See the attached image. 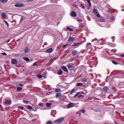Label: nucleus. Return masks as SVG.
<instances>
[{"instance_id": "obj_1", "label": "nucleus", "mask_w": 124, "mask_h": 124, "mask_svg": "<svg viewBox=\"0 0 124 124\" xmlns=\"http://www.w3.org/2000/svg\"><path fill=\"white\" fill-rule=\"evenodd\" d=\"M76 105H77V104H75L74 103H71L68 104L67 106V108L69 109L70 108H72V107H75Z\"/></svg>"}, {"instance_id": "obj_2", "label": "nucleus", "mask_w": 124, "mask_h": 124, "mask_svg": "<svg viewBox=\"0 0 124 124\" xmlns=\"http://www.w3.org/2000/svg\"><path fill=\"white\" fill-rule=\"evenodd\" d=\"M93 12L94 14H95V15L96 16V17H98V18H100V14H99L98 13V11H97V10H96L95 9H93Z\"/></svg>"}, {"instance_id": "obj_3", "label": "nucleus", "mask_w": 124, "mask_h": 124, "mask_svg": "<svg viewBox=\"0 0 124 124\" xmlns=\"http://www.w3.org/2000/svg\"><path fill=\"white\" fill-rule=\"evenodd\" d=\"M64 120V118L63 117H62L61 118H59L54 121V123L60 124V123H62V122H63V121Z\"/></svg>"}, {"instance_id": "obj_4", "label": "nucleus", "mask_w": 124, "mask_h": 124, "mask_svg": "<svg viewBox=\"0 0 124 124\" xmlns=\"http://www.w3.org/2000/svg\"><path fill=\"white\" fill-rule=\"evenodd\" d=\"M15 7H24L25 4L23 3H17L15 5Z\"/></svg>"}, {"instance_id": "obj_5", "label": "nucleus", "mask_w": 124, "mask_h": 124, "mask_svg": "<svg viewBox=\"0 0 124 124\" xmlns=\"http://www.w3.org/2000/svg\"><path fill=\"white\" fill-rule=\"evenodd\" d=\"M5 105H8L9 104H11V100H7L4 102Z\"/></svg>"}, {"instance_id": "obj_6", "label": "nucleus", "mask_w": 124, "mask_h": 124, "mask_svg": "<svg viewBox=\"0 0 124 124\" xmlns=\"http://www.w3.org/2000/svg\"><path fill=\"white\" fill-rule=\"evenodd\" d=\"M78 54V51L77 50H74L72 51V56H76Z\"/></svg>"}, {"instance_id": "obj_7", "label": "nucleus", "mask_w": 124, "mask_h": 124, "mask_svg": "<svg viewBox=\"0 0 124 124\" xmlns=\"http://www.w3.org/2000/svg\"><path fill=\"white\" fill-rule=\"evenodd\" d=\"M61 68L62 69V70L65 71V72H68V70H67V68H66V67H65V66L61 67Z\"/></svg>"}, {"instance_id": "obj_8", "label": "nucleus", "mask_w": 124, "mask_h": 124, "mask_svg": "<svg viewBox=\"0 0 124 124\" xmlns=\"http://www.w3.org/2000/svg\"><path fill=\"white\" fill-rule=\"evenodd\" d=\"M46 53H52L53 52V48L50 47L49 48H48L46 50Z\"/></svg>"}, {"instance_id": "obj_9", "label": "nucleus", "mask_w": 124, "mask_h": 124, "mask_svg": "<svg viewBox=\"0 0 124 124\" xmlns=\"http://www.w3.org/2000/svg\"><path fill=\"white\" fill-rule=\"evenodd\" d=\"M71 16L72 17H76V16H77V14L75 12H72L71 13Z\"/></svg>"}, {"instance_id": "obj_10", "label": "nucleus", "mask_w": 124, "mask_h": 124, "mask_svg": "<svg viewBox=\"0 0 124 124\" xmlns=\"http://www.w3.org/2000/svg\"><path fill=\"white\" fill-rule=\"evenodd\" d=\"M12 64H17V61L16 59H13L11 61Z\"/></svg>"}, {"instance_id": "obj_11", "label": "nucleus", "mask_w": 124, "mask_h": 124, "mask_svg": "<svg viewBox=\"0 0 124 124\" xmlns=\"http://www.w3.org/2000/svg\"><path fill=\"white\" fill-rule=\"evenodd\" d=\"M108 90H109V88L107 86H105L103 88L104 92H108Z\"/></svg>"}, {"instance_id": "obj_12", "label": "nucleus", "mask_w": 124, "mask_h": 124, "mask_svg": "<svg viewBox=\"0 0 124 124\" xmlns=\"http://www.w3.org/2000/svg\"><path fill=\"white\" fill-rule=\"evenodd\" d=\"M68 41H74V38H73V37H71V36H70Z\"/></svg>"}, {"instance_id": "obj_13", "label": "nucleus", "mask_w": 124, "mask_h": 124, "mask_svg": "<svg viewBox=\"0 0 124 124\" xmlns=\"http://www.w3.org/2000/svg\"><path fill=\"white\" fill-rule=\"evenodd\" d=\"M67 67L68 68V69H71L72 68V67H73V66L72 65V64H69L67 65Z\"/></svg>"}, {"instance_id": "obj_14", "label": "nucleus", "mask_w": 124, "mask_h": 124, "mask_svg": "<svg viewBox=\"0 0 124 124\" xmlns=\"http://www.w3.org/2000/svg\"><path fill=\"white\" fill-rule=\"evenodd\" d=\"M1 16L2 18V19H5V18H6V14H2L1 15Z\"/></svg>"}, {"instance_id": "obj_15", "label": "nucleus", "mask_w": 124, "mask_h": 124, "mask_svg": "<svg viewBox=\"0 0 124 124\" xmlns=\"http://www.w3.org/2000/svg\"><path fill=\"white\" fill-rule=\"evenodd\" d=\"M0 1L1 3H6L8 1V0H0Z\"/></svg>"}, {"instance_id": "obj_16", "label": "nucleus", "mask_w": 124, "mask_h": 124, "mask_svg": "<svg viewBox=\"0 0 124 124\" xmlns=\"http://www.w3.org/2000/svg\"><path fill=\"white\" fill-rule=\"evenodd\" d=\"M55 91L56 93H60V92H62V90L60 88H57L55 90Z\"/></svg>"}, {"instance_id": "obj_17", "label": "nucleus", "mask_w": 124, "mask_h": 124, "mask_svg": "<svg viewBox=\"0 0 124 124\" xmlns=\"http://www.w3.org/2000/svg\"><path fill=\"white\" fill-rule=\"evenodd\" d=\"M23 60L24 61H26V62H30V58L28 57H24Z\"/></svg>"}, {"instance_id": "obj_18", "label": "nucleus", "mask_w": 124, "mask_h": 124, "mask_svg": "<svg viewBox=\"0 0 124 124\" xmlns=\"http://www.w3.org/2000/svg\"><path fill=\"white\" fill-rule=\"evenodd\" d=\"M46 107H51L52 106V103H46Z\"/></svg>"}, {"instance_id": "obj_19", "label": "nucleus", "mask_w": 124, "mask_h": 124, "mask_svg": "<svg viewBox=\"0 0 124 124\" xmlns=\"http://www.w3.org/2000/svg\"><path fill=\"white\" fill-rule=\"evenodd\" d=\"M87 47H88V48H91V47H92V44L91 43H88L87 44Z\"/></svg>"}, {"instance_id": "obj_20", "label": "nucleus", "mask_w": 124, "mask_h": 124, "mask_svg": "<svg viewBox=\"0 0 124 124\" xmlns=\"http://www.w3.org/2000/svg\"><path fill=\"white\" fill-rule=\"evenodd\" d=\"M67 30H68V31H73V29L70 28V27H67Z\"/></svg>"}, {"instance_id": "obj_21", "label": "nucleus", "mask_w": 124, "mask_h": 124, "mask_svg": "<svg viewBox=\"0 0 124 124\" xmlns=\"http://www.w3.org/2000/svg\"><path fill=\"white\" fill-rule=\"evenodd\" d=\"M58 75H62V70L58 71Z\"/></svg>"}, {"instance_id": "obj_22", "label": "nucleus", "mask_w": 124, "mask_h": 124, "mask_svg": "<svg viewBox=\"0 0 124 124\" xmlns=\"http://www.w3.org/2000/svg\"><path fill=\"white\" fill-rule=\"evenodd\" d=\"M100 22H102V23H104L105 22V20H104V18L103 17H101L100 19Z\"/></svg>"}, {"instance_id": "obj_23", "label": "nucleus", "mask_w": 124, "mask_h": 124, "mask_svg": "<svg viewBox=\"0 0 124 124\" xmlns=\"http://www.w3.org/2000/svg\"><path fill=\"white\" fill-rule=\"evenodd\" d=\"M61 95H62V94L60 93H56V97L58 98V97H61Z\"/></svg>"}, {"instance_id": "obj_24", "label": "nucleus", "mask_w": 124, "mask_h": 124, "mask_svg": "<svg viewBox=\"0 0 124 124\" xmlns=\"http://www.w3.org/2000/svg\"><path fill=\"white\" fill-rule=\"evenodd\" d=\"M82 82H83L84 83H86V82H88V79L86 78H83L82 79Z\"/></svg>"}, {"instance_id": "obj_25", "label": "nucleus", "mask_w": 124, "mask_h": 124, "mask_svg": "<svg viewBox=\"0 0 124 124\" xmlns=\"http://www.w3.org/2000/svg\"><path fill=\"white\" fill-rule=\"evenodd\" d=\"M22 89L23 88L21 87H18L17 88V92H20V91H22Z\"/></svg>"}, {"instance_id": "obj_26", "label": "nucleus", "mask_w": 124, "mask_h": 124, "mask_svg": "<svg viewBox=\"0 0 124 124\" xmlns=\"http://www.w3.org/2000/svg\"><path fill=\"white\" fill-rule=\"evenodd\" d=\"M94 41H95V43H98V41L97 40V39L96 38H95V39L93 40L92 41V42H94Z\"/></svg>"}, {"instance_id": "obj_27", "label": "nucleus", "mask_w": 124, "mask_h": 124, "mask_svg": "<svg viewBox=\"0 0 124 124\" xmlns=\"http://www.w3.org/2000/svg\"><path fill=\"white\" fill-rule=\"evenodd\" d=\"M27 108H28L29 110H31V109H32V107L31 106H28Z\"/></svg>"}, {"instance_id": "obj_28", "label": "nucleus", "mask_w": 124, "mask_h": 124, "mask_svg": "<svg viewBox=\"0 0 124 124\" xmlns=\"http://www.w3.org/2000/svg\"><path fill=\"white\" fill-rule=\"evenodd\" d=\"M69 44H66L65 45H64L63 46H62V48H65V47H66V46H69Z\"/></svg>"}, {"instance_id": "obj_29", "label": "nucleus", "mask_w": 124, "mask_h": 124, "mask_svg": "<svg viewBox=\"0 0 124 124\" xmlns=\"http://www.w3.org/2000/svg\"><path fill=\"white\" fill-rule=\"evenodd\" d=\"M87 2L89 3L90 6H92V3H91V0H87Z\"/></svg>"}, {"instance_id": "obj_30", "label": "nucleus", "mask_w": 124, "mask_h": 124, "mask_svg": "<svg viewBox=\"0 0 124 124\" xmlns=\"http://www.w3.org/2000/svg\"><path fill=\"white\" fill-rule=\"evenodd\" d=\"M75 93V89H73V90L71 91L70 94H73V93Z\"/></svg>"}, {"instance_id": "obj_31", "label": "nucleus", "mask_w": 124, "mask_h": 124, "mask_svg": "<svg viewBox=\"0 0 124 124\" xmlns=\"http://www.w3.org/2000/svg\"><path fill=\"white\" fill-rule=\"evenodd\" d=\"M23 102H24V103H25V104H28V103H29V101L26 100H23Z\"/></svg>"}, {"instance_id": "obj_32", "label": "nucleus", "mask_w": 124, "mask_h": 124, "mask_svg": "<svg viewBox=\"0 0 124 124\" xmlns=\"http://www.w3.org/2000/svg\"><path fill=\"white\" fill-rule=\"evenodd\" d=\"M112 63H113V64H116V65L118 64V62L115 61H112Z\"/></svg>"}, {"instance_id": "obj_33", "label": "nucleus", "mask_w": 124, "mask_h": 124, "mask_svg": "<svg viewBox=\"0 0 124 124\" xmlns=\"http://www.w3.org/2000/svg\"><path fill=\"white\" fill-rule=\"evenodd\" d=\"M25 53H28L29 52V48H26L24 51Z\"/></svg>"}, {"instance_id": "obj_34", "label": "nucleus", "mask_w": 124, "mask_h": 124, "mask_svg": "<svg viewBox=\"0 0 124 124\" xmlns=\"http://www.w3.org/2000/svg\"><path fill=\"white\" fill-rule=\"evenodd\" d=\"M77 86H83V84L82 83H77Z\"/></svg>"}, {"instance_id": "obj_35", "label": "nucleus", "mask_w": 124, "mask_h": 124, "mask_svg": "<svg viewBox=\"0 0 124 124\" xmlns=\"http://www.w3.org/2000/svg\"><path fill=\"white\" fill-rule=\"evenodd\" d=\"M37 77H38V78L41 79V78H42L43 77H42V75H38Z\"/></svg>"}, {"instance_id": "obj_36", "label": "nucleus", "mask_w": 124, "mask_h": 124, "mask_svg": "<svg viewBox=\"0 0 124 124\" xmlns=\"http://www.w3.org/2000/svg\"><path fill=\"white\" fill-rule=\"evenodd\" d=\"M46 124H53V122H52V121H48L47 122Z\"/></svg>"}, {"instance_id": "obj_37", "label": "nucleus", "mask_w": 124, "mask_h": 124, "mask_svg": "<svg viewBox=\"0 0 124 124\" xmlns=\"http://www.w3.org/2000/svg\"><path fill=\"white\" fill-rule=\"evenodd\" d=\"M80 44L79 43H75L74 46L75 47L76 46H78V45H79Z\"/></svg>"}, {"instance_id": "obj_38", "label": "nucleus", "mask_w": 124, "mask_h": 124, "mask_svg": "<svg viewBox=\"0 0 124 124\" xmlns=\"http://www.w3.org/2000/svg\"><path fill=\"white\" fill-rule=\"evenodd\" d=\"M18 109H20V110H24V107H18Z\"/></svg>"}, {"instance_id": "obj_39", "label": "nucleus", "mask_w": 124, "mask_h": 124, "mask_svg": "<svg viewBox=\"0 0 124 124\" xmlns=\"http://www.w3.org/2000/svg\"><path fill=\"white\" fill-rule=\"evenodd\" d=\"M80 7H81V8H83L84 9V8H85V6H84V5H83V4H81Z\"/></svg>"}, {"instance_id": "obj_40", "label": "nucleus", "mask_w": 124, "mask_h": 124, "mask_svg": "<svg viewBox=\"0 0 124 124\" xmlns=\"http://www.w3.org/2000/svg\"><path fill=\"white\" fill-rule=\"evenodd\" d=\"M80 93V92L78 93L75 95V97H77L79 95V94Z\"/></svg>"}, {"instance_id": "obj_41", "label": "nucleus", "mask_w": 124, "mask_h": 124, "mask_svg": "<svg viewBox=\"0 0 124 124\" xmlns=\"http://www.w3.org/2000/svg\"><path fill=\"white\" fill-rule=\"evenodd\" d=\"M80 112H81L82 113H85V109H83L81 110Z\"/></svg>"}, {"instance_id": "obj_42", "label": "nucleus", "mask_w": 124, "mask_h": 124, "mask_svg": "<svg viewBox=\"0 0 124 124\" xmlns=\"http://www.w3.org/2000/svg\"><path fill=\"white\" fill-rule=\"evenodd\" d=\"M31 1H33V0H27V2H31Z\"/></svg>"}, {"instance_id": "obj_43", "label": "nucleus", "mask_w": 124, "mask_h": 124, "mask_svg": "<svg viewBox=\"0 0 124 124\" xmlns=\"http://www.w3.org/2000/svg\"><path fill=\"white\" fill-rule=\"evenodd\" d=\"M39 106H43V104L42 103H39Z\"/></svg>"}, {"instance_id": "obj_44", "label": "nucleus", "mask_w": 124, "mask_h": 124, "mask_svg": "<svg viewBox=\"0 0 124 124\" xmlns=\"http://www.w3.org/2000/svg\"><path fill=\"white\" fill-rule=\"evenodd\" d=\"M111 20H112V21H114V20H115V17H111Z\"/></svg>"}, {"instance_id": "obj_45", "label": "nucleus", "mask_w": 124, "mask_h": 124, "mask_svg": "<svg viewBox=\"0 0 124 124\" xmlns=\"http://www.w3.org/2000/svg\"><path fill=\"white\" fill-rule=\"evenodd\" d=\"M2 71V68L1 66H0V72H1Z\"/></svg>"}, {"instance_id": "obj_46", "label": "nucleus", "mask_w": 124, "mask_h": 124, "mask_svg": "<svg viewBox=\"0 0 124 124\" xmlns=\"http://www.w3.org/2000/svg\"><path fill=\"white\" fill-rule=\"evenodd\" d=\"M2 55H3L4 56H6V53L5 52L2 53Z\"/></svg>"}, {"instance_id": "obj_47", "label": "nucleus", "mask_w": 124, "mask_h": 124, "mask_svg": "<svg viewBox=\"0 0 124 124\" xmlns=\"http://www.w3.org/2000/svg\"><path fill=\"white\" fill-rule=\"evenodd\" d=\"M80 97H82V94H79V95L78 96V98H80Z\"/></svg>"}, {"instance_id": "obj_48", "label": "nucleus", "mask_w": 124, "mask_h": 124, "mask_svg": "<svg viewBox=\"0 0 124 124\" xmlns=\"http://www.w3.org/2000/svg\"><path fill=\"white\" fill-rule=\"evenodd\" d=\"M33 66H35V65H36V62H35L33 64Z\"/></svg>"}, {"instance_id": "obj_49", "label": "nucleus", "mask_w": 124, "mask_h": 124, "mask_svg": "<svg viewBox=\"0 0 124 124\" xmlns=\"http://www.w3.org/2000/svg\"><path fill=\"white\" fill-rule=\"evenodd\" d=\"M115 46H116V45H115V44H112V45H111V46H112V47H115Z\"/></svg>"}, {"instance_id": "obj_50", "label": "nucleus", "mask_w": 124, "mask_h": 124, "mask_svg": "<svg viewBox=\"0 0 124 124\" xmlns=\"http://www.w3.org/2000/svg\"><path fill=\"white\" fill-rule=\"evenodd\" d=\"M121 57L124 58V54H122V55H121Z\"/></svg>"}, {"instance_id": "obj_51", "label": "nucleus", "mask_w": 124, "mask_h": 124, "mask_svg": "<svg viewBox=\"0 0 124 124\" xmlns=\"http://www.w3.org/2000/svg\"><path fill=\"white\" fill-rule=\"evenodd\" d=\"M19 86H20L21 87H23V86H24L23 84H19Z\"/></svg>"}, {"instance_id": "obj_52", "label": "nucleus", "mask_w": 124, "mask_h": 124, "mask_svg": "<svg viewBox=\"0 0 124 124\" xmlns=\"http://www.w3.org/2000/svg\"><path fill=\"white\" fill-rule=\"evenodd\" d=\"M6 25H7L8 27H9V24H8V22H6Z\"/></svg>"}, {"instance_id": "obj_53", "label": "nucleus", "mask_w": 124, "mask_h": 124, "mask_svg": "<svg viewBox=\"0 0 124 124\" xmlns=\"http://www.w3.org/2000/svg\"><path fill=\"white\" fill-rule=\"evenodd\" d=\"M9 41H10V39H9L8 41H7L6 42V43H8V42H9Z\"/></svg>"}, {"instance_id": "obj_54", "label": "nucleus", "mask_w": 124, "mask_h": 124, "mask_svg": "<svg viewBox=\"0 0 124 124\" xmlns=\"http://www.w3.org/2000/svg\"><path fill=\"white\" fill-rule=\"evenodd\" d=\"M22 21H23V17H21V19L20 20V22H22Z\"/></svg>"}, {"instance_id": "obj_55", "label": "nucleus", "mask_w": 124, "mask_h": 124, "mask_svg": "<svg viewBox=\"0 0 124 124\" xmlns=\"http://www.w3.org/2000/svg\"><path fill=\"white\" fill-rule=\"evenodd\" d=\"M4 21L5 22V23H6H6H7V21L6 20H4Z\"/></svg>"}, {"instance_id": "obj_56", "label": "nucleus", "mask_w": 124, "mask_h": 124, "mask_svg": "<svg viewBox=\"0 0 124 124\" xmlns=\"http://www.w3.org/2000/svg\"><path fill=\"white\" fill-rule=\"evenodd\" d=\"M2 107V106L1 104H0V107Z\"/></svg>"}, {"instance_id": "obj_57", "label": "nucleus", "mask_w": 124, "mask_h": 124, "mask_svg": "<svg viewBox=\"0 0 124 124\" xmlns=\"http://www.w3.org/2000/svg\"><path fill=\"white\" fill-rule=\"evenodd\" d=\"M59 24H60V22H58V24H57V26H58V25H59Z\"/></svg>"}, {"instance_id": "obj_58", "label": "nucleus", "mask_w": 124, "mask_h": 124, "mask_svg": "<svg viewBox=\"0 0 124 124\" xmlns=\"http://www.w3.org/2000/svg\"><path fill=\"white\" fill-rule=\"evenodd\" d=\"M50 61H52V59H51Z\"/></svg>"}]
</instances>
